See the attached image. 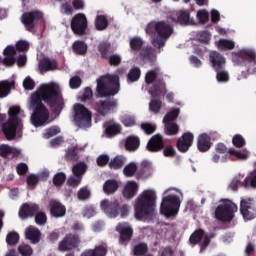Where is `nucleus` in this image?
I'll return each instance as SVG.
<instances>
[{"mask_svg":"<svg viewBox=\"0 0 256 256\" xmlns=\"http://www.w3.org/2000/svg\"><path fill=\"white\" fill-rule=\"evenodd\" d=\"M209 61L214 71H221L222 69H225L226 60L221 53L217 51H211L209 53Z\"/></svg>","mask_w":256,"mask_h":256,"instance_id":"obj_20","label":"nucleus"},{"mask_svg":"<svg viewBox=\"0 0 256 256\" xmlns=\"http://www.w3.org/2000/svg\"><path fill=\"white\" fill-rule=\"evenodd\" d=\"M191 19V14L188 10H182L178 13L177 22L180 25H189V21Z\"/></svg>","mask_w":256,"mask_h":256,"instance_id":"obj_46","label":"nucleus"},{"mask_svg":"<svg viewBox=\"0 0 256 256\" xmlns=\"http://www.w3.org/2000/svg\"><path fill=\"white\" fill-rule=\"evenodd\" d=\"M49 209L50 215L52 217H55L56 219L65 217L67 213V208L65 207V205H63V203L55 199L49 201Z\"/></svg>","mask_w":256,"mask_h":256,"instance_id":"obj_19","label":"nucleus"},{"mask_svg":"<svg viewBox=\"0 0 256 256\" xmlns=\"http://www.w3.org/2000/svg\"><path fill=\"white\" fill-rule=\"evenodd\" d=\"M18 251L22 256H31L33 255V248L27 244H22L18 247Z\"/></svg>","mask_w":256,"mask_h":256,"instance_id":"obj_63","label":"nucleus"},{"mask_svg":"<svg viewBox=\"0 0 256 256\" xmlns=\"http://www.w3.org/2000/svg\"><path fill=\"white\" fill-rule=\"evenodd\" d=\"M216 79L218 83H228L229 72L225 70H216Z\"/></svg>","mask_w":256,"mask_h":256,"instance_id":"obj_58","label":"nucleus"},{"mask_svg":"<svg viewBox=\"0 0 256 256\" xmlns=\"http://www.w3.org/2000/svg\"><path fill=\"white\" fill-rule=\"evenodd\" d=\"M3 53L5 56L3 58V65H5V67H13V65H15L17 62V59H15V55H17V50H15V47L7 46Z\"/></svg>","mask_w":256,"mask_h":256,"instance_id":"obj_24","label":"nucleus"},{"mask_svg":"<svg viewBox=\"0 0 256 256\" xmlns=\"http://www.w3.org/2000/svg\"><path fill=\"white\" fill-rule=\"evenodd\" d=\"M96 97H115L121 90L118 75H104L96 80Z\"/></svg>","mask_w":256,"mask_h":256,"instance_id":"obj_6","label":"nucleus"},{"mask_svg":"<svg viewBox=\"0 0 256 256\" xmlns=\"http://www.w3.org/2000/svg\"><path fill=\"white\" fill-rule=\"evenodd\" d=\"M11 93V84L8 81H0V99Z\"/></svg>","mask_w":256,"mask_h":256,"instance_id":"obj_52","label":"nucleus"},{"mask_svg":"<svg viewBox=\"0 0 256 256\" xmlns=\"http://www.w3.org/2000/svg\"><path fill=\"white\" fill-rule=\"evenodd\" d=\"M232 143L234 147H237L238 149H241L242 147H245V138L241 136V134H236L232 138Z\"/></svg>","mask_w":256,"mask_h":256,"instance_id":"obj_61","label":"nucleus"},{"mask_svg":"<svg viewBox=\"0 0 256 256\" xmlns=\"http://www.w3.org/2000/svg\"><path fill=\"white\" fill-rule=\"evenodd\" d=\"M43 101L56 117L65 109V100L59 84L52 82L41 86L31 95L30 100V108L33 110L31 123L34 127H43L49 121V109Z\"/></svg>","mask_w":256,"mask_h":256,"instance_id":"obj_1","label":"nucleus"},{"mask_svg":"<svg viewBox=\"0 0 256 256\" xmlns=\"http://www.w3.org/2000/svg\"><path fill=\"white\" fill-rule=\"evenodd\" d=\"M66 161H78L79 160V154H77V148L70 147L66 151L65 154Z\"/></svg>","mask_w":256,"mask_h":256,"instance_id":"obj_56","label":"nucleus"},{"mask_svg":"<svg viewBox=\"0 0 256 256\" xmlns=\"http://www.w3.org/2000/svg\"><path fill=\"white\" fill-rule=\"evenodd\" d=\"M19 113H21V108L19 106H12L8 111L9 120L15 123H21V119H19Z\"/></svg>","mask_w":256,"mask_h":256,"instance_id":"obj_42","label":"nucleus"},{"mask_svg":"<svg viewBox=\"0 0 256 256\" xmlns=\"http://www.w3.org/2000/svg\"><path fill=\"white\" fill-rule=\"evenodd\" d=\"M240 213L243 219H247L251 221V219H255L256 217V205L255 202L251 198L242 199L240 201Z\"/></svg>","mask_w":256,"mask_h":256,"instance_id":"obj_14","label":"nucleus"},{"mask_svg":"<svg viewBox=\"0 0 256 256\" xmlns=\"http://www.w3.org/2000/svg\"><path fill=\"white\" fill-rule=\"evenodd\" d=\"M65 181H67V175L65 172H58L54 175L52 183L55 187H61Z\"/></svg>","mask_w":256,"mask_h":256,"instance_id":"obj_49","label":"nucleus"},{"mask_svg":"<svg viewBox=\"0 0 256 256\" xmlns=\"http://www.w3.org/2000/svg\"><path fill=\"white\" fill-rule=\"evenodd\" d=\"M144 41L139 36L130 39V49L133 53H139L143 49Z\"/></svg>","mask_w":256,"mask_h":256,"instance_id":"obj_36","label":"nucleus"},{"mask_svg":"<svg viewBox=\"0 0 256 256\" xmlns=\"http://www.w3.org/2000/svg\"><path fill=\"white\" fill-rule=\"evenodd\" d=\"M213 143L211 142V136L206 133L200 134L197 139V148L200 153H207L211 149Z\"/></svg>","mask_w":256,"mask_h":256,"instance_id":"obj_23","label":"nucleus"},{"mask_svg":"<svg viewBox=\"0 0 256 256\" xmlns=\"http://www.w3.org/2000/svg\"><path fill=\"white\" fill-rule=\"evenodd\" d=\"M125 157L123 156H116L109 162L110 169H113L114 171H117L118 169H121L123 165H125Z\"/></svg>","mask_w":256,"mask_h":256,"instance_id":"obj_40","label":"nucleus"},{"mask_svg":"<svg viewBox=\"0 0 256 256\" xmlns=\"http://www.w3.org/2000/svg\"><path fill=\"white\" fill-rule=\"evenodd\" d=\"M77 197H78L79 201H87V200L91 199V190H89V188L87 186L82 187L77 192Z\"/></svg>","mask_w":256,"mask_h":256,"instance_id":"obj_50","label":"nucleus"},{"mask_svg":"<svg viewBox=\"0 0 256 256\" xmlns=\"http://www.w3.org/2000/svg\"><path fill=\"white\" fill-rule=\"evenodd\" d=\"M165 135L173 136L179 133V125L175 122H164Z\"/></svg>","mask_w":256,"mask_h":256,"instance_id":"obj_39","label":"nucleus"},{"mask_svg":"<svg viewBox=\"0 0 256 256\" xmlns=\"http://www.w3.org/2000/svg\"><path fill=\"white\" fill-rule=\"evenodd\" d=\"M133 251L135 256H143L149 251V246L146 243L140 242L134 247Z\"/></svg>","mask_w":256,"mask_h":256,"instance_id":"obj_53","label":"nucleus"},{"mask_svg":"<svg viewBox=\"0 0 256 256\" xmlns=\"http://www.w3.org/2000/svg\"><path fill=\"white\" fill-rule=\"evenodd\" d=\"M244 187H251L252 189H256V169L250 172L244 179Z\"/></svg>","mask_w":256,"mask_h":256,"instance_id":"obj_48","label":"nucleus"},{"mask_svg":"<svg viewBox=\"0 0 256 256\" xmlns=\"http://www.w3.org/2000/svg\"><path fill=\"white\" fill-rule=\"evenodd\" d=\"M239 211L237 204L231 200H223L222 204H219L215 210V217L222 223H231L235 219V213Z\"/></svg>","mask_w":256,"mask_h":256,"instance_id":"obj_8","label":"nucleus"},{"mask_svg":"<svg viewBox=\"0 0 256 256\" xmlns=\"http://www.w3.org/2000/svg\"><path fill=\"white\" fill-rule=\"evenodd\" d=\"M95 27L97 31H105V29L109 27V20H107V16L105 15L96 16Z\"/></svg>","mask_w":256,"mask_h":256,"instance_id":"obj_38","label":"nucleus"},{"mask_svg":"<svg viewBox=\"0 0 256 256\" xmlns=\"http://www.w3.org/2000/svg\"><path fill=\"white\" fill-rule=\"evenodd\" d=\"M21 123L19 122H13L8 120L3 126L2 131L8 141H13V139L17 135V127H19Z\"/></svg>","mask_w":256,"mask_h":256,"instance_id":"obj_22","label":"nucleus"},{"mask_svg":"<svg viewBox=\"0 0 256 256\" xmlns=\"http://www.w3.org/2000/svg\"><path fill=\"white\" fill-rule=\"evenodd\" d=\"M59 133H61L59 126H51L45 130L43 137L44 139H51V137H55V135H59Z\"/></svg>","mask_w":256,"mask_h":256,"instance_id":"obj_54","label":"nucleus"},{"mask_svg":"<svg viewBox=\"0 0 256 256\" xmlns=\"http://www.w3.org/2000/svg\"><path fill=\"white\" fill-rule=\"evenodd\" d=\"M74 121L78 127L87 129L91 127V111L83 104L74 105Z\"/></svg>","mask_w":256,"mask_h":256,"instance_id":"obj_10","label":"nucleus"},{"mask_svg":"<svg viewBox=\"0 0 256 256\" xmlns=\"http://www.w3.org/2000/svg\"><path fill=\"white\" fill-rule=\"evenodd\" d=\"M39 213V205L24 203L19 210L20 219H28V217H35Z\"/></svg>","mask_w":256,"mask_h":256,"instance_id":"obj_21","label":"nucleus"},{"mask_svg":"<svg viewBox=\"0 0 256 256\" xmlns=\"http://www.w3.org/2000/svg\"><path fill=\"white\" fill-rule=\"evenodd\" d=\"M81 103H89V105L96 111L100 117H107L117 109L119 102L116 98H107L93 102V90L91 87H86L81 96H79Z\"/></svg>","mask_w":256,"mask_h":256,"instance_id":"obj_5","label":"nucleus"},{"mask_svg":"<svg viewBox=\"0 0 256 256\" xmlns=\"http://www.w3.org/2000/svg\"><path fill=\"white\" fill-rule=\"evenodd\" d=\"M26 239H29L34 245L41 241V231L35 226H30L25 232Z\"/></svg>","mask_w":256,"mask_h":256,"instance_id":"obj_27","label":"nucleus"},{"mask_svg":"<svg viewBox=\"0 0 256 256\" xmlns=\"http://www.w3.org/2000/svg\"><path fill=\"white\" fill-rule=\"evenodd\" d=\"M106 60H108L111 67H119V65H121L122 58L119 54H110Z\"/></svg>","mask_w":256,"mask_h":256,"instance_id":"obj_57","label":"nucleus"},{"mask_svg":"<svg viewBox=\"0 0 256 256\" xmlns=\"http://www.w3.org/2000/svg\"><path fill=\"white\" fill-rule=\"evenodd\" d=\"M119 200H108L104 199L100 203V207L106 215H109L111 218L119 217Z\"/></svg>","mask_w":256,"mask_h":256,"instance_id":"obj_16","label":"nucleus"},{"mask_svg":"<svg viewBox=\"0 0 256 256\" xmlns=\"http://www.w3.org/2000/svg\"><path fill=\"white\" fill-rule=\"evenodd\" d=\"M140 127L146 135H153L157 131V126L149 122H143Z\"/></svg>","mask_w":256,"mask_h":256,"instance_id":"obj_55","label":"nucleus"},{"mask_svg":"<svg viewBox=\"0 0 256 256\" xmlns=\"http://www.w3.org/2000/svg\"><path fill=\"white\" fill-rule=\"evenodd\" d=\"M6 243L10 247H15V245H17V243H19V233L9 232L6 236Z\"/></svg>","mask_w":256,"mask_h":256,"instance_id":"obj_51","label":"nucleus"},{"mask_svg":"<svg viewBox=\"0 0 256 256\" xmlns=\"http://www.w3.org/2000/svg\"><path fill=\"white\" fill-rule=\"evenodd\" d=\"M146 149L150 151V153H159V151H163V149H165V140H163V136L161 134L152 136L147 143Z\"/></svg>","mask_w":256,"mask_h":256,"instance_id":"obj_18","label":"nucleus"},{"mask_svg":"<svg viewBox=\"0 0 256 256\" xmlns=\"http://www.w3.org/2000/svg\"><path fill=\"white\" fill-rule=\"evenodd\" d=\"M203 237H205V230L198 229V230H195L191 234L189 241L192 245H199V243H201V239H203Z\"/></svg>","mask_w":256,"mask_h":256,"instance_id":"obj_41","label":"nucleus"},{"mask_svg":"<svg viewBox=\"0 0 256 256\" xmlns=\"http://www.w3.org/2000/svg\"><path fill=\"white\" fill-rule=\"evenodd\" d=\"M45 21L44 15L40 10H32L22 14V23L26 31H33L37 25Z\"/></svg>","mask_w":256,"mask_h":256,"instance_id":"obj_11","label":"nucleus"},{"mask_svg":"<svg viewBox=\"0 0 256 256\" xmlns=\"http://www.w3.org/2000/svg\"><path fill=\"white\" fill-rule=\"evenodd\" d=\"M38 67L40 71L47 73V71H55L57 69V61L44 57L40 60Z\"/></svg>","mask_w":256,"mask_h":256,"instance_id":"obj_26","label":"nucleus"},{"mask_svg":"<svg viewBox=\"0 0 256 256\" xmlns=\"http://www.w3.org/2000/svg\"><path fill=\"white\" fill-rule=\"evenodd\" d=\"M218 48L222 51H231L235 49V42L233 40L222 38L218 41Z\"/></svg>","mask_w":256,"mask_h":256,"instance_id":"obj_43","label":"nucleus"},{"mask_svg":"<svg viewBox=\"0 0 256 256\" xmlns=\"http://www.w3.org/2000/svg\"><path fill=\"white\" fill-rule=\"evenodd\" d=\"M107 255V247L103 245L96 246L94 250H86L81 256H105Z\"/></svg>","mask_w":256,"mask_h":256,"instance_id":"obj_35","label":"nucleus"},{"mask_svg":"<svg viewBox=\"0 0 256 256\" xmlns=\"http://www.w3.org/2000/svg\"><path fill=\"white\" fill-rule=\"evenodd\" d=\"M140 78L141 69L139 67H133L127 75V80L130 81V83H135V81H139Z\"/></svg>","mask_w":256,"mask_h":256,"instance_id":"obj_47","label":"nucleus"},{"mask_svg":"<svg viewBox=\"0 0 256 256\" xmlns=\"http://www.w3.org/2000/svg\"><path fill=\"white\" fill-rule=\"evenodd\" d=\"M119 189V182L117 180H106L104 185H103V191L106 195H113L117 193Z\"/></svg>","mask_w":256,"mask_h":256,"instance_id":"obj_32","label":"nucleus"},{"mask_svg":"<svg viewBox=\"0 0 256 256\" xmlns=\"http://www.w3.org/2000/svg\"><path fill=\"white\" fill-rule=\"evenodd\" d=\"M228 153H229V155L236 157V159H239L240 161H245V159H247L249 157V155H247V153L235 150L234 148H230L228 150Z\"/></svg>","mask_w":256,"mask_h":256,"instance_id":"obj_60","label":"nucleus"},{"mask_svg":"<svg viewBox=\"0 0 256 256\" xmlns=\"http://www.w3.org/2000/svg\"><path fill=\"white\" fill-rule=\"evenodd\" d=\"M181 199L175 194L168 195L162 199L160 213L165 217H175L179 213Z\"/></svg>","mask_w":256,"mask_h":256,"instance_id":"obj_9","label":"nucleus"},{"mask_svg":"<svg viewBox=\"0 0 256 256\" xmlns=\"http://www.w3.org/2000/svg\"><path fill=\"white\" fill-rule=\"evenodd\" d=\"M152 173L151 162L143 160L137 170L136 178L137 179H149Z\"/></svg>","mask_w":256,"mask_h":256,"instance_id":"obj_25","label":"nucleus"},{"mask_svg":"<svg viewBox=\"0 0 256 256\" xmlns=\"http://www.w3.org/2000/svg\"><path fill=\"white\" fill-rule=\"evenodd\" d=\"M72 173L74 177H80L83 179V175L87 173V164L85 162H78L72 167Z\"/></svg>","mask_w":256,"mask_h":256,"instance_id":"obj_37","label":"nucleus"},{"mask_svg":"<svg viewBox=\"0 0 256 256\" xmlns=\"http://www.w3.org/2000/svg\"><path fill=\"white\" fill-rule=\"evenodd\" d=\"M98 52L101 55L102 59H109V56L113 53V48L111 43L104 41L98 45Z\"/></svg>","mask_w":256,"mask_h":256,"instance_id":"obj_33","label":"nucleus"},{"mask_svg":"<svg viewBox=\"0 0 256 256\" xmlns=\"http://www.w3.org/2000/svg\"><path fill=\"white\" fill-rule=\"evenodd\" d=\"M87 44L85 41L82 40H76L72 44V51L76 53V55H87Z\"/></svg>","mask_w":256,"mask_h":256,"instance_id":"obj_34","label":"nucleus"},{"mask_svg":"<svg viewBox=\"0 0 256 256\" xmlns=\"http://www.w3.org/2000/svg\"><path fill=\"white\" fill-rule=\"evenodd\" d=\"M137 171H138L137 163L130 162L124 167L123 174L125 175V177H135V173H137Z\"/></svg>","mask_w":256,"mask_h":256,"instance_id":"obj_44","label":"nucleus"},{"mask_svg":"<svg viewBox=\"0 0 256 256\" xmlns=\"http://www.w3.org/2000/svg\"><path fill=\"white\" fill-rule=\"evenodd\" d=\"M15 51H19L20 53L29 51V42L27 40H19L16 42Z\"/></svg>","mask_w":256,"mask_h":256,"instance_id":"obj_59","label":"nucleus"},{"mask_svg":"<svg viewBox=\"0 0 256 256\" xmlns=\"http://www.w3.org/2000/svg\"><path fill=\"white\" fill-rule=\"evenodd\" d=\"M194 139H195V136H193V133L191 132L184 133L177 140L176 147L178 151H180V153H187V151L191 149Z\"/></svg>","mask_w":256,"mask_h":256,"instance_id":"obj_17","label":"nucleus"},{"mask_svg":"<svg viewBox=\"0 0 256 256\" xmlns=\"http://www.w3.org/2000/svg\"><path fill=\"white\" fill-rule=\"evenodd\" d=\"M105 134L108 137H115V135H119L121 133V124L107 122L104 124Z\"/></svg>","mask_w":256,"mask_h":256,"instance_id":"obj_31","label":"nucleus"},{"mask_svg":"<svg viewBox=\"0 0 256 256\" xmlns=\"http://www.w3.org/2000/svg\"><path fill=\"white\" fill-rule=\"evenodd\" d=\"M163 155H164V157L173 159V157H175V155H177V151L175 150V147H173L171 145H168L166 147L164 146Z\"/></svg>","mask_w":256,"mask_h":256,"instance_id":"obj_64","label":"nucleus"},{"mask_svg":"<svg viewBox=\"0 0 256 256\" xmlns=\"http://www.w3.org/2000/svg\"><path fill=\"white\" fill-rule=\"evenodd\" d=\"M137 191H139V185L135 181H129L123 191V195L125 199H133L135 195H137Z\"/></svg>","mask_w":256,"mask_h":256,"instance_id":"obj_29","label":"nucleus"},{"mask_svg":"<svg viewBox=\"0 0 256 256\" xmlns=\"http://www.w3.org/2000/svg\"><path fill=\"white\" fill-rule=\"evenodd\" d=\"M79 243H81L79 234L69 233L63 238L62 241L59 242L58 251H61V253L73 251V249H77V247H79Z\"/></svg>","mask_w":256,"mask_h":256,"instance_id":"obj_13","label":"nucleus"},{"mask_svg":"<svg viewBox=\"0 0 256 256\" xmlns=\"http://www.w3.org/2000/svg\"><path fill=\"white\" fill-rule=\"evenodd\" d=\"M157 207V194L153 190H144L135 200L134 215L138 221L153 219Z\"/></svg>","mask_w":256,"mask_h":256,"instance_id":"obj_3","label":"nucleus"},{"mask_svg":"<svg viewBox=\"0 0 256 256\" xmlns=\"http://www.w3.org/2000/svg\"><path fill=\"white\" fill-rule=\"evenodd\" d=\"M145 83L146 85H152L149 89V93L152 97L149 103V110L157 115V113L161 111V107H163L161 97H165L167 94V84L165 83V79L159 75V68H155L146 73Z\"/></svg>","mask_w":256,"mask_h":256,"instance_id":"obj_2","label":"nucleus"},{"mask_svg":"<svg viewBox=\"0 0 256 256\" xmlns=\"http://www.w3.org/2000/svg\"><path fill=\"white\" fill-rule=\"evenodd\" d=\"M88 26L87 16L83 13L74 15L70 21L71 31L74 35H79L80 37L86 35Z\"/></svg>","mask_w":256,"mask_h":256,"instance_id":"obj_12","label":"nucleus"},{"mask_svg":"<svg viewBox=\"0 0 256 256\" xmlns=\"http://www.w3.org/2000/svg\"><path fill=\"white\" fill-rule=\"evenodd\" d=\"M115 231L120 235V245H124V247H127V245H129V241L133 239V228L129 226V224L119 223L116 226Z\"/></svg>","mask_w":256,"mask_h":256,"instance_id":"obj_15","label":"nucleus"},{"mask_svg":"<svg viewBox=\"0 0 256 256\" xmlns=\"http://www.w3.org/2000/svg\"><path fill=\"white\" fill-rule=\"evenodd\" d=\"M179 113H181V109L179 108H175L167 112V114L163 118V123H173V121H175L177 117H179Z\"/></svg>","mask_w":256,"mask_h":256,"instance_id":"obj_45","label":"nucleus"},{"mask_svg":"<svg viewBox=\"0 0 256 256\" xmlns=\"http://www.w3.org/2000/svg\"><path fill=\"white\" fill-rule=\"evenodd\" d=\"M145 33L150 36L151 44L155 49H163L167 39L173 35V26L163 20H153L146 25Z\"/></svg>","mask_w":256,"mask_h":256,"instance_id":"obj_4","label":"nucleus"},{"mask_svg":"<svg viewBox=\"0 0 256 256\" xmlns=\"http://www.w3.org/2000/svg\"><path fill=\"white\" fill-rule=\"evenodd\" d=\"M81 181H83V178L80 176H69L67 179V185L69 187H79V185H81Z\"/></svg>","mask_w":256,"mask_h":256,"instance_id":"obj_62","label":"nucleus"},{"mask_svg":"<svg viewBox=\"0 0 256 256\" xmlns=\"http://www.w3.org/2000/svg\"><path fill=\"white\" fill-rule=\"evenodd\" d=\"M141 147V140L138 136L130 135L126 138L125 149L126 151L135 152Z\"/></svg>","mask_w":256,"mask_h":256,"instance_id":"obj_28","label":"nucleus"},{"mask_svg":"<svg viewBox=\"0 0 256 256\" xmlns=\"http://www.w3.org/2000/svg\"><path fill=\"white\" fill-rule=\"evenodd\" d=\"M232 62L235 65L245 67L247 73L255 75L256 73V51L250 48H243L237 52L231 53Z\"/></svg>","mask_w":256,"mask_h":256,"instance_id":"obj_7","label":"nucleus"},{"mask_svg":"<svg viewBox=\"0 0 256 256\" xmlns=\"http://www.w3.org/2000/svg\"><path fill=\"white\" fill-rule=\"evenodd\" d=\"M139 55L142 61H148V63H153L155 59H157V56H155V50H153L150 46L141 49Z\"/></svg>","mask_w":256,"mask_h":256,"instance_id":"obj_30","label":"nucleus"}]
</instances>
